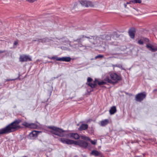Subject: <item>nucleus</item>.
Segmentation results:
<instances>
[{"mask_svg":"<svg viewBox=\"0 0 157 157\" xmlns=\"http://www.w3.org/2000/svg\"><path fill=\"white\" fill-rule=\"evenodd\" d=\"M81 139L83 140H90V139L88 137H86L85 136H81Z\"/></svg>","mask_w":157,"mask_h":157,"instance_id":"412c9836","label":"nucleus"},{"mask_svg":"<svg viewBox=\"0 0 157 157\" xmlns=\"http://www.w3.org/2000/svg\"><path fill=\"white\" fill-rule=\"evenodd\" d=\"M85 37H86V38H89V37H86V36H85Z\"/></svg>","mask_w":157,"mask_h":157,"instance_id":"e433bc0d","label":"nucleus"},{"mask_svg":"<svg viewBox=\"0 0 157 157\" xmlns=\"http://www.w3.org/2000/svg\"><path fill=\"white\" fill-rule=\"evenodd\" d=\"M37 127V125H36V124L30 123L29 128L34 129L36 128Z\"/></svg>","mask_w":157,"mask_h":157,"instance_id":"a211bd4d","label":"nucleus"},{"mask_svg":"<svg viewBox=\"0 0 157 157\" xmlns=\"http://www.w3.org/2000/svg\"><path fill=\"white\" fill-rule=\"evenodd\" d=\"M73 144L75 145H78L81 147L85 148L88 146V143L85 141L81 140H78L74 141L69 140V144Z\"/></svg>","mask_w":157,"mask_h":157,"instance_id":"20e7f679","label":"nucleus"},{"mask_svg":"<svg viewBox=\"0 0 157 157\" xmlns=\"http://www.w3.org/2000/svg\"><path fill=\"white\" fill-rule=\"evenodd\" d=\"M118 67H120V68L122 67V66L121 65H120V66H118Z\"/></svg>","mask_w":157,"mask_h":157,"instance_id":"c9c22d12","label":"nucleus"},{"mask_svg":"<svg viewBox=\"0 0 157 157\" xmlns=\"http://www.w3.org/2000/svg\"><path fill=\"white\" fill-rule=\"evenodd\" d=\"M52 59H56V60H57V61H62V57L59 58V57H53L52 58Z\"/></svg>","mask_w":157,"mask_h":157,"instance_id":"393cba45","label":"nucleus"},{"mask_svg":"<svg viewBox=\"0 0 157 157\" xmlns=\"http://www.w3.org/2000/svg\"><path fill=\"white\" fill-rule=\"evenodd\" d=\"M26 2L30 3H33L35 1H36L37 0H25Z\"/></svg>","mask_w":157,"mask_h":157,"instance_id":"a878e982","label":"nucleus"},{"mask_svg":"<svg viewBox=\"0 0 157 157\" xmlns=\"http://www.w3.org/2000/svg\"><path fill=\"white\" fill-rule=\"evenodd\" d=\"M79 2L82 6H83L85 7H94V4L92 2L90 1L87 0H79Z\"/></svg>","mask_w":157,"mask_h":157,"instance_id":"39448f33","label":"nucleus"},{"mask_svg":"<svg viewBox=\"0 0 157 157\" xmlns=\"http://www.w3.org/2000/svg\"><path fill=\"white\" fill-rule=\"evenodd\" d=\"M69 137L75 139H77L79 138V136L77 133H69Z\"/></svg>","mask_w":157,"mask_h":157,"instance_id":"ddd939ff","label":"nucleus"},{"mask_svg":"<svg viewBox=\"0 0 157 157\" xmlns=\"http://www.w3.org/2000/svg\"><path fill=\"white\" fill-rule=\"evenodd\" d=\"M132 2L133 3H140L141 2V0H132Z\"/></svg>","mask_w":157,"mask_h":157,"instance_id":"5701e85b","label":"nucleus"},{"mask_svg":"<svg viewBox=\"0 0 157 157\" xmlns=\"http://www.w3.org/2000/svg\"><path fill=\"white\" fill-rule=\"evenodd\" d=\"M88 128V125L86 124H83L80 126L78 129L80 131L84 130Z\"/></svg>","mask_w":157,"mask_h":157,"instance_id":"4468645a","label":"nucleus"},{"mask_svg":"<svg viewBox=\"0 0 157 157\" xmlns=\"http://www.w3.org/2000/svg\"><path fill=\"white\" fill-rule=\"evenodd\" d=\"M138 43L140 44H143V41L141 40H139L138 41Z\"/></svg>","mask_w":157,"mask_h":157,"instance_id":"c756f323","label":"nucleus"},{"mask_svg":"<svg viewBox=\"0 0 157 157\" xmlns=\"http://www.w3.org/2000/svg\"><path fill=\"white\" fill-rule=\"evenodd\" d=\"M78 7V4L77 3H75L74 7V8L76 9L77 7V8Z\"/></svg>","mask_w":157,"mask_h":157,"instance_id":"7c9ffc66","label":"nucleus"},{"mask_svg":"<svg viewBox=\"0 0 157 157\" xmlns=\"http://www.w3.org/2000/svg\"><path fill=\"white\" fill-rule=\"evenodd\" d=\"M132 0H131L129 2H127L126 3V4H130L131 3V2H131Z\"/></svg>","mask_w":157,"mask_h":157,"instance_id":"72a5a7b5","label":"nucleus"},{"mask_svg":"<svg viewBox=\"0 0 157 157\" xmlns=\"http://www.w3.org/2000/svg\"><path fill=\"white\" fill-rule=\"evenodd\" d=\"M62 61H69V57H62Z\"/></svg>","mask_w":157,"mask_h":157,"instance_id":"b1692460","label":"nucleus"},{"mask_svg":"<svg viewBox=\"0 0 157 157\" xmlns=\"http://www.w3.org/2000/svg\"><path fill=\"white\" fill-rule=\"evenodd\" d=\"M97 82H95V81H94V83H89L88 84V85L90 86L92 88H94V87L96 85V83Z\"/></svg>","mask_w":157,"mask_h":157,"instance_id":"4be33fe9","label":"nucleus"},{"mask_svg":"<svg viewBox=\"0 0 157 157\" xmlns=\"http://www.w3.org/2000/svg\"><path fill=\"white\" fill-rule=\"evenodd\" d=\"M41 131H33L29 134V136L32 139L36 137L37 135L40 133Z\"/></svg>","mask_w":157,"mask_h":157,"instance_id":"1a4fd4ad","label":"nucleus"},{"mask_svg":"<svg viewBox=\"0 0 157 157\" xmlns=\"http://www.w3.org/2000/svg\"><path fill=\"white\" fill-rule=\"evenodd\" d=\"M6 52L5 50H4V51L0 50V53H2L4 52Z\"/></svg>","mask_w":157,"mask_h":157,"instance_id":"473e14b6","label":"nucleus"},{"mask_svg":"<svg viewBox=\"0 0 157 157\" xmlns=\"http://www.w3.org/2000/svg\"><path fill=\"white\" fill-rule=\"evenodd\" d=\"M147 47L152 52H154L157 51V47L156 45H152L148 44L146 45Z\"/></svg>","mask_w":157,"mask_h":157,"instance_id":"6e6552de","label":"nucleus"},{"mask_svg":"<svg viewBox=\"0 0 157 157\" xmlns=\"http://www.w3.org/2000/svg\"><path fill=\"white\" fill-rule=\"evenodd\" d=\"M91 154L95 156H97L99 155L100 153L98 151L94 150L92 151L91 152Z\"/></svg>","mask_w":157,"mask_h":157,"instance_id":"6ab92c4d","label":"nucleus"},{"mask_svg":"<svg viewBox=\"0 0 157 157\" xmlns=\"http://www.w3.org/2000/svg\"><path fill=\"white\" fill-rule=\"evenodd\" d=\"M146 97V94L144 93L138 94L136 96L135 98L136 101H141Z\"/></svg>","mask_w":157,"mask_h":157,"instance_id":"423d86ee","label":"nucleus"},{"mask_svg":"<svg viewBox=\"0 0 157 157\" xmlns=\"http://www.w3.org/2000/svg\"><path fill=\"white\" fill-rule=\"evenodd\" d=\"M117 111L116 108L115 106L112 107L109 110V112L110 114L112 115L114 114Z\"/></svg>","mask_w":157,"mask_h":157,"instance_id":"2eb2a0df","label":"nucleus"},{"mask_svg":"<svg viewBox=\"0 0 157 157\" xmlns=\"http://www.w3.org/2000/svg\"><path fill=\"white\" fill-rule=\"evenodd\" d=\"M91 144H93L95 145L96 143V140H90Z\"/></svg>","mask_w":157,"mask_h":157,"instance_id":"cd10ccee","label":"nucleus"},{"mask_svg":"<svg viewBox=\"0 0 157 157\" xmlns=\"http://www.w3.org/2000/svg\"><path fill=\"white\" fill-rule=\"evenodd\" d=\"M127 5L126 3H124V5L125 8H127Z\"/></svg>","mask_w":157,"mask_h":157,"instance_id":"f704fd0d","label":"nucleus"},{"mask_svg":"<svg viewBox=\"0 0 157 157\" xmlns=\"http://www.w3.org/2000/svg\"><path fill=\"white\" fill-rule=\"evenodd\" d=\"M21 121L20 120H17L5 127L0 129V135L13 132L20 128L21 127L18 124Z\"/></svg>","mask_w":157,"mask_h":157,"instance_id":"f257e3e1","label":"nucleus"},{"mask_svg":"<svg viewBox=\"0 0 157 157\" xmlns=\"http://www.w3.org/2000/svg\"><path fill=\"white\" fill-rule=\"evenodd\" d=\"M37 41L40 42L46 43L49 42V40L47 38H45L42 39H39Z\"/></svg>","mask_w":157,"mask_h":157,"instance_id":"dca6fc26","label":"nucleus"},{"mask_svg":"<svg viewBox=\"0 0 157 157\" xmlns=\"http://www.w3.org/2000/svg\"><path fill=\"white\" fill-rule=\"evenodd\" d=\"M96 38L98 39V37H96Z\"/></svg>","mask_w":157,"mask_h":157,"instance_id":"ea45409f","label":"nucleus"},{"mask_svg":"<svg viewBox=\"0 0 157 157\" xmlns=\"http://www.w3.org/2000/svg\"><path fill=\"white\" fill-rule=\"evenodd\" d=\"M32 60L29 56L26 55H22L20 56L19 58V60L21 62H26L29 61H30Z\"/></svg>","mask_w":157,"mask_h":157,"instance_id":"0eeeda50","label":"nucleus"},{"mask_svg":"<svg viewBox=\"0 0 157 157\" xmlns=\"http://www.w3.org/2000/svg\"><path fill=\"white\" fill-rule=\"evenodd\" d=\"M48 128L52 130L50 132L53 134L60 137L64 136L66 135V132L62 129L54 126H49Z\"/></svg>","mask_w":157,"mask_h":157,"instance_id":"7ed1b4c3","label":"nucleus"},{"mask_svg":"<svg viewBox=\"0 0 157 157\" xmlns=\"http://www.w3.org/2000/svg\"><path fill=\"white\" fill-rule=\"evenodd\" d=\"M106 80L108 83L111 84H115L121 80V77L114 73H110L106 75Z\"/></svg>","mask_w":157,"mask_h":157,"instance_id":"f03ea898","label":"nucleus"},{"mask_svg":"<svg viewBox=\"0 0 157 157\" xmlns=\"http://www.w3.org/2000/svg\"><path fill=\"white\" fill-rule=\"evenodd\" d=\"M92 80V79L90 77H89L87 78V82H91Z\"/></svg>","mask_w":157,"mask_h":157,"instance_id":"c85d7f7f","label":"nucleus"},{"mask_svg":"<svg viewBox=\"0 0 157 157\" xmlns=\"http://www.w3.org/2000/svg\"><path fill=\"white\" fill-rule=\"evenodd\" d=\"M30 124V123L27 122H24L22 123V125L26 127L29 128Z\"/></svg>","mask_w":157,"mask_h":157,"instance_id":"aec40b11","label":"nucleus"},{"mask_svg":"<svg viewBox=\"0 0 157 157\" xmlns=\"http://www.w3.org/2000/svg\"><path fill=\"white\" fill-rule=\"evenodd\" d=\"M18 44V42L17 41H15L14 43V45H17Z\"/></svg>","mask_w":157,"mask_h":157,"instance_id":"2f4dec72","label":"nucleus"},{"mask_svg":"<svg viewBox=\"0 0 157 157\" xmlns=\"http://www.w3.org/2000/svg\"><path fill=\"white\" fill-rule=\"evenodd\" d=\"M60 140L63 143L66 144H69V140L67 138L66 139L64 138H61Z\"/></svg>","mask_w":157,"mask_h":157,"instance_id":"f3484780","label":"nucleus"},{"mask_svg":"<svg viewBox=\"0 0 157 157\" xmlns=\"http://www.w3.org/2000/svg\"><path fill=\"white\" fill-rule=\"evenodd\" d=\"M103 57V56L101 55H99L98 56H95V59H97L98 58H102Z\"/></svg>","mask_w":157,"mask_h":157,"instance_id":"bb28decb","label":"nucleus"},{"mask_svg":"<svg viewBox=\"0 0 157 157\" xmlns=\"http://www.w3.org/2000/svg\"><path fill=\"white\" fill-rule=\"evenodd\" d=\"M91 37L92 38H93V39H94V37H93V36H91Z\"/></svg>","mask_w":157,"mask_h":157,"instance_id":"58836bf2","label":"nucleus"},{"mask_svg":"<svg viewBox=\"0 0 157 157\" xmlns=\"http://www.w3.org/2000/svg\"><path fill=\"white\" fill-rule=\"evenodd\" d=\"M106 75H105V77L103 80L99 81L97 79H95V82H97L99 85H103L108 83V82L106 80Z\"/></svg>","mask_w":157,"mask_h":157,"instance_id":"9d476101","label":"nucleus"},{"mask_svg":"<svg viewBox=\"0 0 157 157\" xmlns=\"http://www.w3.org/2000/svg\"><path fill=\"white\" fill-rule=\"evenodd\" d=\"M109 119H105L100 121V124L101 126H104L109 124Z\"/></svg>","mask_w":157,"mask_h":157,"instance_id":"f8f14e48","label":"nucleus"},{"mask_svg":"<svg viewBox=\"0 0 157 157\" xmlns=\"http://www.w3.org/2000/svg\"><path fill=\"white\" fill-rule=\"evenodd\" d=\"M71 59L69 57V61H70Z\"/></svg>","mask_w":157,"mask_h":157,"instance_id":"4c0bfd02","label":"nucleus"},{"mask_svg":"<svg viewBox=\"0 0 157 157\" xmlns=\"http://www.w3.org/2000/svg\"><path fill=\"white\" fill-rule=\"evenodd\" d=\"M136 32L135 29L134 28L131 29L128 31V33L130 37L134 38L135 37V34Z\"/></svg>","mask_w":157,"mask_h":157,"instance_id":"9b49d317","label":"nucleus"}]
</instances>
